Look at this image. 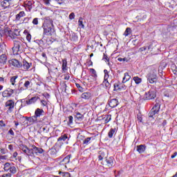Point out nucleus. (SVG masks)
Segmentation results:
<instances>
[{"label":"nucleus","instance_id":"nucleus-54","mask_svg":"<svg viewBox=\"0 0 177 177\" xmlns=\"http://www.w3.org/2000/svg\"><path fill=\"white\" fill-rule=\"evenodd\" d=\"M39 18H35L32 19V24H33V26H38V24H39Z\"/></svg>","mask_w":177,"mask_h":177},{"label":"nucleus","instance_id":"nucleus-44","mask_svg":"<svg viewBox=\"0 0 177 177\" xmlns=\"http://www.w3.org/2000/svg\"><path fill=\"white\" fill-rule=\"evenodd\" d=\"M36 44H37V45H39V46L40 48H42V46H44V45H45V41H44V40H42V39H37Z\"/></svg>","mask_w":177,"mask_h":177},{"label":"nucleus","instance_id":"nucleus-57","mask_svg":"<svg viewBox=\"0 0 177 177\" xmlns=\"http://www.w3.org/2000/svg\"><path fill=\"white\" fill-rule=\"evenodd\" d=\"M40 103L42 107H48V102H46L45 100H41Z\"/></svg>","mask_w":177,"mask_h":177},{"label":"nucleus","instance_id":"nucleus-59","mask_svg":"<svg viewBox=\"0 0 177 177\" xmlns=\"http://www.w3.org/2000/svg\"><path fill=\"white\" fill-rule=\"evenodd\" d=\"M7 135H10L12 138L15 137V131H13V129H10Z\"/></svg>","mask_w":177,"mask_h":177},{"label":"nucleus","instance_id":"nucleus-56","mask_svg":"<svg viewBox=\"0 0 177 177\" xmlns=\"http://www.w3.org/2000/svg\"><path fill=\"white\" fill-rule=\"evenodd\" d=\"M82 20H84L82 17H80L78 21V24H79V27H82V28H84V26Z\"/></svg>","mask_w":177,"mask_h":177},{"label":"nucleus","instance_id":"nucleus-41","mask_svg":"<svg viewBox=\"0 0 177 177\" xmlns=\"http://www.w3.org/2000/svg\"><path fill=\"white\" fill-rule=\"evenodd\" d=\"M134 82H136V85H139V84H140L142 82V78L138 77V76H135L133 78Z\"/></svg>","mask_w":177,"mask_h":177},{"label":"nucleus","instance_id":"nucleus-26","mask_svg":"<svg viewBox=\"0 0 177 177\" xmlns=\"http://www.w3.org/2000/svg\"><path fill=\"white\" fill-rule=\"evenodd\" d=\"M19 78V75H14L10 77V83L12 86L16 85V82H17V79Z\"/></svg>","mask_w":177,"mask_h":177},{"label":"nucleus","instance_id":"nucleus-11","mask_svg":"<svg viewBox=\"0 0 177 177\" xmlns=\"http://www.w3.org/2000/svg\"><path fill=\"white\" fill-rule=\"evenodd\" d=\"M102 165L108 168H113L114 167V158L113 157H107L102 162Z\"/></svg>","mask_w":177,"mask_h":177},{"label":"nucleus","instance_id":"nucleus-42","mask_svg":"<svg viewBox=\"0 0 177 177\" xmlns=\"http://www.w3.org/2000/svg\"><path fill=\"white\" fill-rule=\"evenodd\" d=\"M24 33L26 34V39H27L28 42H31V34H30V32H28V30H25Z\"/></svg>","mask_w":177,"mask_h":177},{"label":"nucleus","instance_id":"nucleus-47","mask_svg":"<svg viewBox=\"0 0 177 177\" xmlns=\"http://www.w3.org/2000/svg\"><path fill=\"white\" fill-rule=\"evenodd\" d=\"M103 86H105L106 88H109L111 86V84L109 82V80H104L102 82Z\"/></svg>","mask_w":177,"mask_h":177},{"label":"nucleus","instance_id":"nucleus-49","mask_svg":"<svg viewBox=\"0 0 177 177\" xmlns=\"http://www.w3.org/2000/svg\"><path fill=\"white\" fill-rule=\"evenodd\" d=\"M61 89L63 92H65V93H67V84L66 83H62L61 86Z\"/></svg>","mask_w":177,"mask_h":177},{"label":"nucleus","instance_id":"nucleus-8","mask_svg":"<svg viewBox=\"0 0 177 177\" xmlns=\"http://www.w3.org/2000/svg\"><path fill=\"white\" fill-rule=\"evenodd\" d=\"M16 104L15 103V100H8L5 103V109L7 110V114H10V113H13V110H15V106Z\"/></svg>","mask_w":177,"mask_h":177},{"label":"nucleus","instance_id":"nucleus-19","mask_svg":"<svg viewBox=\"0 0 177 177\" xmlns=\"http://www.w3.org/2000/svg\"><path fill=\"white\" fill-rule=\"evenodd\" d=\"M80 97L83 100H86V101L91 100V99H92V93L89 91L84 92L81 95Z\"/></svg>","mask_w":177,"mask_h":177},{"label":"nucleus","instance_id":"nucleus-28","mask_svg":"<svg viewBox=\"0 0 177 177\" xmlns=\"http://www.w3.org/2000/svg\"><path fill=\"white\" fill-rule=\"evenodd\" d=\"M10 0H4L1 1V6L3 7V9L9 8V6H10Z\"/></svg>","mask_w":177,"mask_h":177},{"label":"nucleus","instance_id":"nucleus-14","mask_svg":"<svg viewBox=\"0 0 177 177\" xmlns=\"http://www.w3.org/2000/svg\"><path fill=\"white\" fill-rule=\"evenodd\" d=\"M10 66L12 67H16L17 68H21L22 64L16 59H12L8 61Z\"/></svg>","mask_w":177,"mask_h":177},{"label":"nucleus","instance_id":"nucleus-37","mask_svg":"<svg viewBox=\"0 0 177 177\" xmlns=\"http://www.w3.org/2000/svg\"><path fill=\"white\" fill-rule=\"evenodd\" d=\"M91 140H93V137H88L87 138L84 139V140H83V145H84V146H88V145H91Z\"/></svg>","mask_w":177,"mask_h":177},{"label":"nucleus","instance_id":"nucleus-6","mask_svg":"<svg viewBox=\"0 0 177 177\" xmlns=\"http://www.w3.org/2000/svg\"><path fill=\"white\" fill-rule=\"evenodd\" d=\"M161 107V104L160 103L156 102L154 106L152 107L149 113H148L149 120H154V117L156 114H158L160 113V109Z\"/></svg>","mask_w":177,"mask_h":177},{"label":"nucleus","instance_id":"nucleus-38","mask_svg":"<svg viewBox=\"0 0 177 177\" xmlns=\"http://www.w3.org/2000/svg\"><path fill=\"white\" fill-rule=\"evenodd\" d=\"M70 39L73 41V42H77V41H78V36H77L75 33H73L70 35Z\"/></svg>","mask_w":177,"mask_h":177},{"label":"nucleus","instance_id":"nucleus-52","mask_svg":"<svg viewBox=\"0 0 177 177\" xmlns=\"http://www.w3.org/2000/svg\"><path fill=\"white\" fill-rule=\"evenodd\" d=\"M118 62H123V63H128V62H129V59L127 57H118Z\"/></svg>","mask_w":177,"mask_h":177},{"label":"nucleus","instance_id":"nucleus-23","mask_svg":"<svg viewBox=\"0 0 177 177\" xmlns=\"http://www.w3.org/2000/svg\"><path fill=\"white\" fill-rule=\"evenodd\" d=\"M8 62V55L6 54H1L0 55V64L5 66Z\"/></svg>","mask_w":177,"mask_h":177},{"label":"nucleus","instance_id":"nucleus-7","mask_svg":"<svg viewBox=\"0 0 177 177\" xmlns=\"http://www.w3.org/2000/svg\"><path fill=\"white\" fill-rule=\"evenodd\" d=\"M31 85H32V82L31 80H25L23 86V82L20 81L18 84V91L19 93L21 92H23V91H27L28 88H30Z\"/></svg>","mask_w":177,"mask_h":177},{"label":"nucleus","instance_id":"nucleus-30","mask_svg":"<svg viewBox=\"0 0 177 177\" xmlns=\"http://www.w3.org/2000/svg\"><path fill=\"white\" fill-rule=\"evenodd\" d=\"M38 99H39V97H33L32 98H30V100L26 101V104H34V103H36L37 100H38Z\"/></svg>","mask_w":177,"mask_h":177},{"label":"nucleus","instance_id":"nucleus-60","mask_svg":"<svg viewBox=\"0 0 177 177\" xmlns=\"http://www.w3.org/2000/svg\"><path fill=\"white\" fill-rule=\"evenodd\" d=\"M69 20H74L75 19V14L74 12H71L69 16Z\"/></svg>","mask_w":177,"mask_h":177},{"label":"nucleus","instance_id":"nucleus-29","mask_svg":"<svg viewBox=\"0 0 177 177\" xmlns=\"http://www.w3.org/2000/svg\"><path fill=\"white\" fill-rule=\"evenodd\" d=\"M102 60H104L105 63H107L109 67H111V64L110 63V58L109 57V56H107V54L105 53H104L103 54Z\"/></svg>","mask_w":177,"mask_h":177},{"label":"nucleus","instance_id":"nucleus-13","mask_svg":"<svg viewBox=\"0 0 177 177\" xmlns=\"http://www.w3.org/2000/svg\"><path fill=\"white\" fill-rule=\"evenodd\" d=\"M162 93H163V96H165V97H174V88H163L162 90Z\"/></svg>","mask_w":177,"mask_h":177},{"label":"nucleus","instance_id":"nucleus-46","mask_svg":"<svg viewBox=\"0 0 177 177\" xmlns=\"http://www.w3.org/2000/svg\"><path fill=\"white\" fill-rule=\"evenodd\" d=\"M59 175H61V176H62V177H71V174H70V173H68V172L59 171Z\"/></svg>","mask_w":177,"mask_h":177},{"label":"nucleus","instance_id":"nucleus-58","mask_svg":"<svg viewBox=\"0 0 177 177\" xmlns=\"http://www.w3.org/2000/svg\"><path fill=\"white\" fill-rule=\"evenodd\" d=\"M5 50V44L3 43H0V54L3 53Z\"/></svg>","mask_w":177,"mask_h":177},{"label":"nucleus","instance_id":"nucleus-62","mask_svg":"<svg viewBox=\"0 0 177 177\" xmlns=\"http://www.w3.org/2000/svg\"><path fill=\"white\" fill-rule=\"evenodd\" d=\"M6 127V124L3 120H0V128H5Z\"/></svg>","mask_w":177,"mask_h":177},{"label":"nucleus","instance_id":"nucleus-45","mask_svg":"<svg viewBox=\"0 0 177 177\" xmlns=\"http://www.w3.org/2000/svg\"><path fill=\"white\" fill-rule=\"evenodd\" d=\"M40 131L44 132V133H48L49 132V129L48 127H40Z\"/></svg>","mask_w":177,"mask_h":177},{"label":"nucleus","instance_id":"nucleus-20","mask_svg":"<svg viewBox=\"0 0 177 177\" xmlns=\"http://www.w3.org/2000/svg\"><path fill=\"white\" fill-rule=\"evenodd\" d=\"M32 66V64L28 63L26 60L23 61L22 66H21V68L23 71H28V69L30 67Z\"/></svg>","mask_w":177,"mask_h":177},{"label":"nucleus","instance_id":"nucleus-3","mask_svg":"<svg viewBox=\"0 0 177 177\" xmlns=\"http://www.w3.org/2000/svg\"><path fill=\"white\" fill-rule=\"evenodd\" d=\"M19 148L28 157H35V145H31L28 147L23 144L19 145Z\"/></svg>","mask_w":177,"mask_h":177},{"label":"nucleus","instance_id":"nucleus-63","mask_svg":"<svg viewBox=\"0 0 177 177\" xmlns=\"http://www.w3.org/2000/svg\"><path fill=\"white\" fill-rule=\"evenodd\" d=\"M0 177H12V174L10 173L4 174L0 176Z\"/></svg>","mask_w":177,"mask_h":177},{"label":"nucleus","instance_id":"nucleus-1","mask_svg":"<svg viewBox=\"0 0 177 177\" xmlns=\"http://www.w3.org/2000/svg\"><path fill=\"white\" fill-rule=\"evenodd\" d=\"M42 28L44 30V35H53L55 32V26L53 25V21L50 18H46L42 24Z\"/></svg>","mask_w":177,"mask_h":177},{"label":"nucleus","instance_id":"nucleus-27","mask_svg":"<svg viewBox=\"0 0 177 177\" xmlns=\"http://www.w3.org/2000/svg\"><path fill=\"white\" fill-rule=\"evenodd\" d=\"M145 151H146V145H140L137 146V151L140 154H142V153H145Z\"/></svg>","mask_w":177,"mask_h":177},{"label":"nucleus","instance_id":"nucleus-15","mask_svg":"<svg viewBox=\"0 0 177 177\" xmlns=\"http://www.w3.org/2000/svg\"><path fill=\"white\" fill-rule=\"evenodd\" d=\"M124 84V83H122H122H115L113 86V91H125V89H127V86H125Z\"/></svg>","mask_w":177,"mask_h":177},{"label":"nucleus","instance_id":"nucleus-40","mask_svg":"<svg viewBox=\"0 0 177 177\" xmlns=\"http://www.w3.org/2000/svg\"><path fill=\"white\" fill-rule=\"evenodd\" d=\"M89 71L91 73V75L93 78H97V73H96V70H95V68H90Z\"/></svg>","mask_w":177,"mask_h":177},{"label":"nucleus","instance_id":"nucleus-12","mask_svg":"<svg viewBox=\"0 0 177 177\" xmlns=\"http://www.w3.org/2000/svg\"><path fill=\"white\" fill-rule=\"evenodd\" d=\"M157 97V91L151 89L147 93H145V99L147 100H151Z\"/></svg>","mask_w":177,"mask_h":177},{"label":"nucleus","instance_id":"nucleus-24","mask_svg":"<svg viewBox=\"0 0 177 177\" xmlns=\"http://www.w3.org/2000/svg\"><path fill=\"white\" fill-rule=\"evenodd\" d=\"M111 121V115H104L102 116V122L103 124H109Z\"/></svg>","mask_w":177,"mask_h":177},{"label":"nucleus","instance_id":"nucleus-50","mask_svg":"<svg viewBox=\"0 0 177 177\" xmlns=\"http://www.w3.org/2000/svg\"><path fill=\"white\" fill-rule=\"evenodd\" d=\"M9 171L11 174H12V175H15V174H16V172H17V169H16V167H15V166H11Z\"/></svg>","mask_w":177,"mask_h":177},{"label":"nucleus","instance_id":"nucleus-39","mask_svg":"<svg viewBox=\"0 0 177 177\" xmlns=\"http://www.w3.org/2000/svg\"><path fill=\"white\" fill-rule=\"evenodd\" d=\"M46 42L47 45H52L53 42H55V39H53L52 37H47L46 39Z\"/></svg>","mask_w":177,"mask_h":177},{"label":"nucleus","instance_id":"nucleus-35","mask_svg":"<svg viewBox=\"0 0 177 177\" xmlns=\"http://www.w3.org/2000/svg\"><path fill=\"white\" fill-rule=\"evenodd\" d=\"M35 156H39V154H42L43 153L45 152V151L42 148L38 147L35 145Z\"/></svg>","mask_w":177,"mask_h":177},{"label":"nucleus","instance_id":"nucleus-32","mask_svg":"<svg viewBox=\"0 0 177 177\" xmlns=\"http://www.w3.org/2000/svg\"><path fill=\"white\" fill-rule=\"evenodd\" d=\"M24 16H26V12L24 11H20L19 12V14H17L15 17V20L17 21H20V19L21 17H24Z\"/></svg>","mask_w":177,"mask_h":177},{"label":"nucleus","instance_id":"nucleus-33","mask_svg":"<svg viewBox=\"0 0 177 177\" xmlns=\"http://www.w3.org/2000/svg\"><path fill=\"white\" fill-rule=\"evenodd\" d=\"M106 160L107 158V156H106V152L103 151H100L99 152V156H98V160L99 161H102L103 159Z\"/></svg>","mask_w":177,"mask_h":177},{"label":"nucleus","instance_id":"nucleus-5","mask_svg":"<svg viewBox=\"0 0 177 177\" xmlns=\"http://www.w3.org/2000/svg\"><path fill=\"white\" fill-rule=\"evenodd\" d=\"M147 80L149 84H156L158 82V76H157V71L153 69L149 71L147 75Z\"/></svg>","mask_w":177,"mask_h":177},{"label":"nucleus","instance_id":"nucleus-17","mask_svg":"<svg viewBox=\"0 0 177 177\" xmlns=\"http://www.w3.org/2000/svg\"><path fill=\"white\" fill-rule=\"evenodd\" d=\"M15 93V90L8 88L2 93L3 97H10Z\"/></svg>","mask_w":177,"mask_h":177},{"label":"nucleus","instance_id":"nucleus-48","mask_svg":"<svg viewBox=\"0 0 177 177\" xmlns=\"http://www.w3.org/2000/svg\"><path fill=\"white\" fill-rule=\"evenodd\" d=\"M12 167V166H10V163L6 162V163H5V165H4L3 169H4V171H5L6 172H8V171H9V169H10V167Z\"/></svg>","mask_w":177,"mask_h":177},{"label":"nucleus","instance_id":"nucleus-10","mask_svg":"<svg viewBox=\"0 0 177 177\" xmlns=\"http://www.w3.org/2000/svg\"><path fill=\"white\" fill-rule=\"evenodd\" d=\"M71 157H73V155L69 154L59 162V165L62 169H67V164H70Z\"/></svg>","mask_w":177,"mask_h":177},{"label":"nucleus","instance_id":"nucleus-53","mask_svg":"<svg viewBox=\"0 0 177 177\" xmlns=\"http://www.w3.org/2000/svg\"><path fill=\"white\" fill-rule=\"evenodd\" d=\"M171 71H173L174 74H176V73H177V66L175 64H171Z\"/></svg>","mask_w":177,"mask_h":177},{"label":"nucleus","instance_id":"nucleus-2","mask_svg":"<svg viewBox=\"0 0 177 177\" xmlns=\"http://www.w3.org/2000/svg\"><path fill=\"white\" fill-rule=\"evenodd\" d=\"M26 44L20 39H15L13 40V46L12 48V53L17 56L19 53H21L24 50Z\"/></svg>","mask_w":177,"mask_h":177},{"label":"nucleus","instance_id":"nucleus-61","mask_svg":"<svg viewBox=\"0 0 177 177\" xmlns=\"http://www.w3.org/2000/svg\"><path fill=\"white\" fill-rule=\"evenodd\" d=\"M17 120H23V118H25L21 114L17 113L16 115Z\"/></svg>","mask_w":177,"mask_h":177},{"label":"nucleus","instance_id":"nucleus-4","mask_svg":"<svg viewBox=\"0 0 177 177\" xmlns=\"http://www.w3.org/2000/svg\"><path fill=\"white\" fill-rule=\"evenodd\" d=\"M69 140L70 137H68V134L62 133L61 136L57 138L55 145L63 149V146H64V145H68Z\"/></svg>","mask_w":177,"mask_h":177},{"label":"nucleus","instance_id":"nucleus-31","mask_svg":"<svg viewBox=\"0 0 177 177\" xmlns=\"http://www.w3.org/2000/svg\"><path fill=\"white\" fill-rule=\"evenodd\" d=\"M129 80H131V75H129V73H125L124 74V77L122 78V84H125L127 82H128V81H129Z\"/></svg>","mask_w":177,"mask_h":177},{"label":"nucleus","instance_id":"nucleus-64","mask_svg":"<svg viewBox=\"0 0 177 177\" xmlns=\"http://www.w3.org/2000/svg\"><path fill=\"white\" fill-rule=\"evenodd\" d=\"M73 116H71V115L68 116V124H73Z\"/></svg>","mask_w":177,"mask_h":177},{"label":"nucleus","instance_id":"nucleus-36","mask_svg":"<svg viewBox=\"0 0 177 177\" xmlns=\"http://www.w3.org/2000/svg\"><path fill=\"white\" fill-rule=\"evenodd\" d=\"M75 118L77 121H82V120H84V115H82V113L80 112H76L75 115Z\"/></svg>","mask_w":177,"mask_h":177},{"label":"nucleus","instance_id":"nucleus-34","mask_svg":"<svg viewBox=\"0 0 177 177\" xmlns=\"http://www.w3.org/2000/svg\"><path fill=\"white\" fill-rule=\"evenodd\" d=\"M62 70L64 72H66L68 70V68H67V59H66V58L62 59Z\"/></svg>","mask_w":177,"mask_h":177},{"label":"nucleus","instance_id":"nucleus-16","mask_svg":"<svg viewBox=\"0 0 177 177\" xmlns=\"http://www.w3.org/2000/svg\"><path fill=\"white\" fill-rule=\"evenodd\" d=\"M25 119L26 121L28 122L29 125H34V124H37L38 123V118L35 116V115L31 116V117H25Z\"/></svg>","mask_w":177,"mask_h":177},{"label":"nucleus","instance_id":"nucleus-18","mask_svg":"<svg viewBox=\"0 0 177 177\" xmlns=\"http://www.w3.org/2000/svg\"><path fill=\"white\" fill-rule=\"evenodd\" d=\"M8 35L10 38L12 39H16L19 35H20V32H19V30L15 29L14 30H8Z\"/></svg>","mask_w":177,"mask_h":177},{"label":"nucleus","instance_id":"nucleus-21","mask_svg":"<svg viewBox=\"0 0 177 177\" xmlns=\"http://www.w3.org/2000/svg\"><path fill=\"white\" fill-rule=\"evenodd\" d=\"M120 103L118 102V100L117 99H111L109 101V106H111V109H114L117 107Z\"/></svg>","mask_w":177,"mask_h":177},{"label":"nucleus","instance_id":"nucleus-51","mask_svg":"<svg viewBox=\"0 0 177 177\" xmlns=\"http://www.w3.org/2000/svg\"><path fill=\"white\" fill-rule=\"evenodd\" d=\"M104 80H109V71H107V69H104Z\"/></svg>","mask_w":177,"mask_h":177},{"label":"nucleus","instance_id":"nucleus-43","mask_svg":"<svg viewBox=\"0 0 177 177\" xmlns=\"http://www.w3.org/2000/svg\"><path fill=\"white\" fill-rule=\"evenodd\" d=\"M132 32L131 28H127L123 35L124 37H128Z\"/></svg>","mask_w":177,"mask_h":177},{"label":"nucleus","instance_id":"nucleus-55","mask_svg":"<svg viewBox=\"0 0 177 177\" xmlns=\"http://www.w3.org/2000/svg\"><path fill=\"white\" fill-rule=\"evenodd\" d=\"M75 85L80 92H84V91H85V88L81 86L80 84L76 83Z\"/></svg>","mask_w":177,"mask_h":177},{"label":"nucleus","instance_id":"nucleus-25","mask_svg":"<svg viewBox=\"0 0 177 177\" xmlns=\"http://www.w3.org/2000/svg\"><path fill=\"white\" fill-rule=\"evenodd\" d=\"M117 131H118V127L117 128H111L110 129L109 133H108V136L110 139H111V138H113V136H114V135H115V133H117Z\"/></svg>","mask_w":177,"mask_h":177},{"label":"nucleus","instance_id":"nucleus-9","mask_svg":"<svg viewBox=\"0 0 177 177\" xmlns=\"http://www.w3.org/2000/svg\"><path fill=\"white\" fill-rule=\"evenodd\" d=\"M62 149L63 148H61V147L55 144V145L50 149V156H51V157H57V156L62 153Z\"/></svg>","mask_w":177,"mask_h":177},{"label":"nucleus","instance_id":"nucleus-22","mask_svg":"<svg viewBox=\"0 0 177 177\" xmlns=\"http://www.w3.org/2000/svg\"><path fill=\"white\" fill-rule=\"evenodd\" d=\"M45 114V111L42 109L37 108L35 111V115L37 118H39V117H42Z\"/></svg>","mask_w":177,"mask_h":177}]
</instances>
